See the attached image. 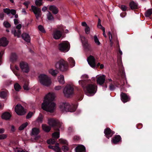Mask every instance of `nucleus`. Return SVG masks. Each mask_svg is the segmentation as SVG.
Wrapping results in <instances>:
<instances>
[{"label":"nucleus","instance_id":"obj_1","mask_svg":"<svg viewBox=\"0 0 152 152\" xmlns=\"http://www.w3.org/2000/svg\"><path fill=\"white\" fill-rule=\"evenodd\" d=\"M91 83L90 80H83L79 81V84L82 87L85 93L88 96H93L97 89V86Z\"/></svg>","mask_w":152,"mask_h":152},{"label":"nucleus","instance_id":"obj_2","mask_svg":"<svg viewBox=\"0 0 152 152\" xmlns=\"http://www.w3.org/2000/svg\"><path fill=\"white\" fill-rule=\"evenodd\" d=\"M48 123L50 126L54 128L57 131L52 134V137L53 138H51L47 140V143L48 144H54L56 142L55 139H58L60 137L59 128L61 126V123L53 118L49 119Z\"/></svg>","mask_w":152,"mask_h":152},{"label":"nucleus","instance_id":"obj_3","mask_svg":"<svg viewBox=\"0 0 152 152\" xmlns=\"http://www.w3.org/2000/svg\"><path fill=\"white\" fill-rule=\"evenodd\" d=\"M54 99L53 94L49 93L44 98L43 103L42 104V108L44 110L53 113L55 109L56 104L53 102Z\"/></svg>","mask_w":152,"mask_h":152},{"label":"nucleus","instance_id":"obj_4","mask_svg":"<svg viewBox=\"0 0 152 152\" xmlns=\"http://www.w3.org/2000/svg\"><path fill=\"white\" fill-rule=\"evenodd\" d=\"M56 69L62 72H65L68 70V64L63 59H61L58 61L55 64Z\"/></svg>","mask_w":152,"mask_h":152},{"label":"nucleus","instance_id":"obj_5","mask_svg":"<svg viewBox=\"0 0 152 152\" xmlns=\"http://www.w3.org/2000/svg\"><path fill=\"white\" fill-rule=\"evenodd\" d=\"M60 108L61 111L64 112H73L75 111L76 107L75 105H70L67 103H63L60 105Z\"/></svg>","mask_w":152,"mask_h":152},{"label":"nucleus","instance_id":"obj_6","mask_svg":"<svg viewBox=\"0 0 152 152\" xmlns=\"http://www.w3.org/2000/svg\"><path fill=\"white\" fill-rule=\"evenodd\" d=\"M39 78L40 83L43 85L48 86L51 83L50 79L45 75L44 74L40 75L39 76Z\"/></svg>","mask_w":152,"mask_h":152},{"label":"nucleus","instance_id":"obj_7","mask_svg":"<svg viewBox=\"0 0 152 152\" xmlns=\"http://www.w3.org/2000/svg\"><path fill=\"white\" fill-rule=\"evenodd\" d=\"M70 45L68 42L64 41L58 45V48L60 51L66 52L68 51L69 50Z\"/></svg>","mask_w":152,"mask_h":152},{"label":"nucleus","instance_id":"obj_8","mask_svg":"<svg viewBox=\"0 0 152 152\" xmlns=\"http://www.w3.org/2000/svg\"><path fill=\"white\" fill-rule=\"evenodd\" d=\"M109 83V89L111 91H113L115 89V87H118L120 85V83L118 81L113 82L111 79H106V83Z\"/></svg>","mask_w":152,"mask_h":152},{"label":"nucleus","instance_id":"obj_9","mask_svg":"<svg viewBox=\"0 0 152 152\" xmlns=\"http://www.w3.org/2000/svg\"><path fill=\"white\" fill-rule=\"evenodd\" d=\"M74 88L70 85L66 86L64 88L63 93L66 97H69L74 92Z\"/></svg>","mask_w":152,"mask_h":152},{"label":"nucleus","instance_id":"obj_10","mask_svg":"<svg viewBox=\"0 0 152 152\" xmlns=\"http://www.w3.org/2000/svg\"><path fill=\"white\" fill-rule=\"evenodd\" d=\"M88 64L90 66L93 68L96 66L99 67L100 65V63H98L97 64L95 63V59L94 57L91 55H90L87 58V59Z\"/></svg>","mask_w":152,"mask_h":152},{"label":"nucleus","instance_id":"obj_11","mask_svg":"<svg viewBox=\"0 0 152 152\" xmlns=\"http://www.w3.org/2000/svg\"><path fill=\"white\" fill-rule=\"evenodd\" d=\"M31 9L32 11L35 14L36 19L38 20L39 18L42 15V12L41 9L35 6L32 5L31 6Z\"/></svg>","mask_w":152,"mask_h":152},{"label":"nucleus","instance_id":"obj_12","mask_svg":"<svg viewBox=\"0 0 152 152\" xmlns=\"http://www.w3.org/2000/svg\"><path fill=\"white\" fill-rule=\"evenodd\" d=\"M117 61L119 67V72L122 76H124L125 75L124 69L122 65L121 57V56H118Z\"/></svg>","mask_w":152,"mask_h":152},{"label":"nucleus","instance_id":"obj_13","mask_svg":"<svg viewBox=\"0 0 152 152\" xmlns=\"http://www.w3.org/2000/svg\"><path fill=\"white\" fill-rule=\"evenodd\" d=\"M15 111L19 115H23L26 113L24 107L20 104H17L15 107Z\"/></svg>","mask_w":152,"mask_h":152},{"label":"nucleus","instance_id":"obj_14","mask_svg":"<svg viewBox=\"0 0 152 152\" xmlns=\"http://www.w3.org/2000/svg\"><path fill=\"white\" fill-rule=\"evenodd\" d=\"M20 69L23 72L28 73L29 71V68L28 64L26 62L21 61L20 63Z\"/></svg>","mask_w":152,"mask_h":152},{"label":"nucleus","instance_id":"obj_15","mask_svg":"<svg viewBox=\"0 0 152 152\" xmlns=\"http://www.w3.org/2000/svg\"><path fill=\"white\" fill-rule=\"evenodd\" d=\"M105 77L104 75H103L99 77L97 80V83L98 84L102 86L104 83H105V85L103 87L106 88L107 86V83H105L106 80L105 79Z\"/></svg>","mask_w":152,"mask_h":152},{"label":"nucleus","instance_id":"obj_16","mask_svg":"<svg viewBox=\"0 0 152 152\" xmlns=\"http://www.w3.org/2000/svg\"><path fill=\"white\" fill-rule=\"evenodd\" d=\"M104 133L105 137L109 139L115 133V132L112 131L110 128L107 127L104 129Z\"/></svg>","mask_w":152,"mask_h":152},{"label":"nucleus","instance_id":"obj_17","mask_svg":"<svg viewBox=\"0 0 152 152\" xmlns=\"http://www.w3.org/2000/svg\"><path fill=\"white\" fill-rule=\"evenodd\" d=\"M21 28V24L18 25L16 26V28L18 29L17 30L16 29H14V30L12 31V33L13 34L14 36H17L18 37H20L21 34V31L20 29Z\"/></svg>","mask_w":152,"mask_h":152},{"label":"nucleus","instance_id":"obj_18","mask_svg":"<svg viewBox=\"0 0 152 152\" xmlns=\"http://www.w3.org/2000/svg\"><path fill=\"white\" fill-rule=\"evenodd\" d=\"M120 96L121 100L123 102L125 103L130 101L129 96L126 93L122 92Z\"/></svg>","mask_w":152,"mask_h":152},{"label":"nucleus","instance_id":"obj_19","mask_svg":"<svg viewBox=\"0 0 152 152\" xmlns=\"http://www.w3.org/2000/svg\"><path fill=\"white\" fill-rule=\"evenodd\" d=\"M62 34V33L59 30H56L53 33V37L55 39H58L61 37Z\"/></svg>","mask_w":152,"mask_h":152},{"label":"nucleus","instance_id":"obj_20","mask_svg":"<svg viewBox=\"0 0 152 152\" xmlns=\"http://www.w3.org/2000/svg\"><path fill=\"white\" fill-rule=\"evenodd\" d=\"M9 41L6 37H3L0 39V46L5 47L7 45Z\"/></svg>","mask_w":152,"mask_h":152},{"label":"nucleus","instance_id":"obj_21","mask_svg":"<svg viewBox=\"0 0 152 152\" xmlns=\"http://www.w3.org/2000/svg\"><path fill=\"white\" fill-rule=\"evenodd\" d=\"M121 138L119 135H115L112 140V142L114 144H117L121 141Z\"/></svg>","mask_w":152,"mask_h":152},{"label":"nucleus","instance_id":"obj_22","mask_svg":"<svg viewBox=\"0 0 152 152\" xmlns=\"http://www.w3.org/2000/svg\"><path fill=\"white\" fill-rule=\"evenodd\" d=\"M11 116L12 115L10 113L6 112L2 114L1 118L5 120H8L10 119Z\"/></svg>","mask_w":152,"mask_h":152},{"label":"nucleus","instance_id":"obj_23","mask_svg":"<svg viewBox=\"0 0 152 152\" xmlns=\"http://www.w3.org/2000/svg\"><path fill=\"white\" fill-rule=\"evenodd\" d=\"M76 152H86L85 147L83 145H79L75 148Z\"/></svg>","mask_w":152,"mask_h":152},{"label":"nucleus","instance_id":"obj_24","mask_svg":"<svg viewBox=\"0 0 152 152\" xmlns=\"http://www.w3.org/2000/svg\"><path fill=\"white\" fill-rule=\"evenodd\" d=\"M21 37L25 41L29 42H30V38L28 34L24 33L21 35Z\"/></svg>","mask_w":152,"mask_h":152},{"label":"nucleus","instance_id":"obj_25","mask_svg":"<svg viewBox=\"0 0 152 152\" xmlns=\"http://www.w3.org/2000/svg\"><path fill=\"white\" fill-rule=\"evenodd\" d=\"M49 10L55 14H57L58 12V8L54 5H51L49 7Z\"/></svg>","mask_w":152,"mask_h":152},{"label":"nucleus","instance_id":"obj_26","mask_svg":"<svg viewBox=\"0 0 152 152\" xmlns=\"http://www.w3.org/2000/svg\"><path fill=\"white\" fill-rule=\"evenodd\" d=\"M138 4L133 1H132L129 3V6L132 10L136 9L138 8Z\"/></svg>","mask_w":152,"mask_h":152},{"label":"nucleus","instance_id":"obj_27","mask_svg":"<svg viewBox=\"0 0 152 152\" xmlns=\"http://www.w3.org/2000/svg\"><path fill=\"white\" fill-rule=\"evenodd\" d=\"M83 45L85 50L87 51L91 50V45L88 43V42L83 44Z\"/></svg>","mask_w":152,"mask_h":152},{"label":"nucleus","instance_id":"obj_28","mask_svg":"<svg viewBox=\"0 0 152 152\" xmlns=\"http://www.w3.org/2000/svg\"><path fill=\"white\" fill-rule=\"evenodd\" d=\"M40 132L39 129L37 128L34 127L32 129L31 132L32 135H37Z\"/></svg>","mask_w":152,"mask_h":152},{"label":"nucleus","instance_id":"obj_29","mask_svg":"<svg viewBox=\"0 0 152 152\" xmlns=\"http://www.w3.org/2000/svg\"><path fill=\"white\" fill-rule=\"evenodd\" d=\"M42 129L45 132H49L51 129V127L45 124H42Z\"/></svg>","mask_w":152,"mask_h":152},{"label":"nucleus","instance_id":"obj_30","mask_svg":"<svg viewBox=\"0 0 152 152\" xmlns=\"http://www.w3.org/2000/svg\"><path fill=\"white\" fill-rule=\"evenodd\" d=\"M7 91L6 90L0 91V97L1 98L5 99L7 95Z\"/></svg>","mask_w":152,"mask_h":152},{"label":"nucleus","instance_id":"obj_31","mask_svg":"<svg viewBox=\"0 0 152 152\" xmlns=\"http://www.w3.org/2000/svg\"><path fill=\"white\" fill-rule=\"evenodd\" d=\"M17 59V56L15 53H12L10 58V60L11 61L14 62L16 61Z\"/></svg>","mask_w":152,"mask_h":152},{"label":"nucleus","instance_id":"obj_32","mask_svg":"<svg viewBox=\"0 0 152 152\" xmlns=\"http://www.w3.org/2000/svg\"><path fill=\"white\" fill-rule=\"evenodd\" d=\"M29 82L27 81H25L23 86V87L25 90L28 91L29 90L30 88L28 87Z\"/></svg>","mask_w":152,"mask_h":152},{"label":"nucleus","instance_id":"obj_33","mask_svg":"<svg viewBox=\"0 0 152 152\" xmlns=\"http://www.w3.org/2000/svg\"><path fill=\"white\" fill-rule=\"evenodd\" d=\"M49 72L53 76H56L58 73V71L57 70H54L52 69L49 70Z\"/></svg>","mask_w":152,"mask_h":152},{"label":"nucleus","instance_id":"obj_34","mask_svg":"<svg viewBox=\"0 0 152 152\" xmlns=\"http://www.w3.org/2000/svg\"><path fill=\"white\" fill-rule=\"evenodd\" d=\"M57 28L58 29L56 30H59V31L61 32L62 34L63 32H64V30L66 28V27L62 25H60L57 26Z\"/></svg>","mask_w":152,"mask_h":152},{"label":"nucleus","instance_id":"obj_35","mask_svg":"<svg viewBox=\"0 0 152 152\" xmlns=\"http://www.w3.org/2000/svg\"><path fill=\"white\" fill-rule=\"evenodd\" d=\"M152 14V8L147 10L145 13V15L146 17H149Z\"/></svg>","mask_w":152,"mask_h":152},{"label":"nucleus","instance_id":"obj_36","mask_svg":"<svg viewBox=\"0 0 152 152\" xmlns=\"http://www.w3.org/2000/svg\"><path fill=\"white\" fill-rule=\"evenodd\" d=\"M68 60L69 61L70 64L72 67H73L75 66V62L74 59L72 57H70L68 58Z\"/></svg>","mask_w":152,"mask_h":152},{"label":"nucleus","instance_id":"obj_37","mask_svg":"<svg viewBox=\"0 0 152 152\" xmlns=\"http://www.w3.org/2000/svg\"><path fill=\"white\" fill-rule=\"evenodd\" d=\"M58 81L59 83L62 84L65 83L64 77L63 75H61L58 77Z\"/></svg>","mask_w":152,"mask_h":152},{"label":"nucleus","instance_id":"obj_38","mask_svg":"<svg viewBox=\"0 0 152 152\" xmlns=\"http://www.w3.org/2000/svg\"><path fill=\"white\" fill-rule=\"evenodd\" d=\"M43 118V116L40 113L38 117L37 118V121L38 123H42Z\"/></svg>","mask_w":152,"mask_h":152},{"label":"nucleus","instance_id":"obj_39","mask_svg":"<svg viewBox=\"0 0 152 152\" xmlns=\"http://www.w3.org/2000/svg\"><path fill=\"white\" fill-rule=\"evenodd\" d=\"M28 125V124L27 122H26L23 124H22L19 127L18 129L20 130H23L25 128H26Z\"/></svg>","mask_w":152,"mask_h":152},{"label":"nucleus","instance_id":"obj_40","mask_svg":"<svg viewBox=\"0 0 152 152\" xmlns=\"http://www.w3.org/2000/svg\"><path fill=\"white\" fill-rule=\"evenodd\" d=\"M120 85L118 87L120 88L121 91H124V86L125 84V83L122 81H120Z\"/></svg>","mask_w":152,"mask_h":152},{"label":"nucleus","instance_id":"obj_41","mask_svg":"<svg viewBox=\"0 0 152 152\" xmlns=\"http://www.w3.org/2000/svg\"><path fill=\"white\" fill-rule=\"evenodd\" d=\"M14 88L16 91H19L21 88V87L18 83H16L14 85Z\"/></svg>","mask_w":152,"mask_h":152},{"label":"nucleus","instance_id":"obj_42","mask_svg":"<svg viewBox=\"0 0 152 152\" xmlns=\"http://www.w3.org/2000/svg\"><path fill=\"white\" fill-rule=\"evenodd\" d=\"M47 16L48 19L49 20H52L54 19V17L52 15L50 12H49L47 14Z\"/></svg>","mask_w":152,"mask_h":152},{"label":"nucleus","instance_id":"obj_43","mask_svg":"<svg viewBox=\"0 0 152 152\" xmlns=\"http://www.w3.org/2000/svg\"><path fill=\"white\" fill-rule=\"evenodd\" d=\"M3 25L6 28H9L11 27V24L7 21H5L3 23Z\"/></svg>","mask_w":152,"mask_h":152},{"label":"nucleus","instance_id":"obj_44","mask_svg":"<svg viewBox=\"0 0 152 152\" xmlns=\"http://www.w3.org/2000/svg\"><path fill=\"white\" fill-rule=\"evenodd\" d=\"M80 37L82 44L88 42L84 36H80Z\"/></svg>","mask_w":152,"mask_h":152},{"label":"nucleus","instance_id":"obj_45","mask_svg":"<svg viewBox=\"0 0 152 152\" xmlns=\"http://www.w3.org/2000/svg\"><path fill=\"white\" fill-rule=\"evenodd\" d=\"M94 41L95 43L97 45H99L100 44V43L99 42L98 39L97 37V36L96 35L94 36Z\"/></svg>","mask_w":152,"mask_h":152},{"label":"nucleus","instance_id":"obj_46","mask_svg":"<svg viewBox=\"0 0 152 152\" xmlns=\"http://www.w3.org/2000/svg\"><path fill=\"white\" fill-rule=\"evenodd\" d=\"M42 1L36 0L35 1V4L36 6L40 7L42 5Z\"/></svg>","mask_w":152,"mask_h":152},{"label":"nucleus","instance_id":"obj_47","mask_svg":"<svg viewBox=\"0 0 152 152\" xmlns=\"http://www.w3.org/2000/svg\"><path fill=\"white\" fill-rule=\"evenodd\" d=\"M38 28L39 31L43 33H45V31L43 26L41 25H39L38 26Z\"/></svg>","mask_w":152,"mask_h":152},{"label":"nucleus","instance_id":"obj_48","mask_svg":"<svg viewBox=\"0 0 152 152\" xmlns=\"http://www.w3.org/2000/svg\"><path fill=\"white\" fill-rule=\"evenodd\" d=\"M60 142L61 143L65 144L66 145H68V142L67 141L63 139H60L59 140Z\"/></svg>","mask_w":152,"mask_h":152},{"label":"nucleus","instance_id":"obj_49","mask_svg":"<svg viewBox=\"0 0 152 152\" xmlns=\"http://www.w3.org/2000/svg\"><path fill=\"white\" fill-rule=\"evenodd\" d=\"M33 115V113L32 112H29L26 115V118L27 119H29L32 117Z\"/></svg>","mask_w":152,"mask_h":152},{"label":"nucleus","instance_id":"obj_50","mask_svg":"<svg viewBox=\"0 0 152 152\" xmlns=\"http://www.w3.org/2000/svg\"><path fill=\"white\" fill-rule=\"evenodd\" d=\"M120 8L123 11H125L126 10L127 8V7H126V6L124 5H121L120 7Z\"/></svg>","mask_w":152,"mask_h":152},{"label":"nucleus","instance_id":"obj_51","mask_svg":"<svg viewBox=\"0 0 152 152\" xmlns=\"http://www.w3.org/2000/svg\"><path fill=\"white\" fill-rule=\"evenodd\" d=\"M85 33L87 34L89 33L90 31V28L88 26H87L86 27L85 29Z\"/></svg>","mask_w":152,"mask_h":152},{"label":"nucleus","instance_id":"obj_52","mask_svg":"<svg viewBox=\"0 0 152 152\" xmlns=\"http://www.w3.org/2000/svg\"><path fill=\"white\" fill-rule=\"evenodd\" d=\"M101 21L99 19V20H98L97 26L99 28H100L102 29L103 28H104V27H103L101 25Z\"/></svg>","mask_w":152,"mask_h":152},{"label":"nucleus","instance_id":"obj_53","mask_svg":"<svg viewBox=\"0 0 152 152\" xmlns=\"http://www.w3.org/2000/svg\"><path fill=\"white\" fill-rule=\"evenodd\" d=\"M7 137V135L6 134H0V140H3L6 138Z\"/></svg>","mask_w":152,"mask_h":152},{"label":"nucleus","instance_id":"obj_54","mask_svg":"<svg viewBox=\"0 0 152 152\" xmlns=\"http://www.w3.org/2000/svg\"><path fill=\"white\" fill-rule=\"evenodd\" d=\"M62 150L65 152H66L68 150V148L66 146H63L62 147Z\"/></svg>","mask_w":152,"mask_h":152},{"label":"nucleus","instance_id":"obj_55","mask_svg":"<svg viewBox=\"0 0 152 152\" xmlns=\"http://www.w3.org/2000/svg\"><path fill=\"white\" fill-rule=\"evenodd\" d=\"M4 53V51H1V52H0V65L2 63V58Z\"/></svg>","mask_w":152,"mask_h":152},{"label":"nucleus","instance_id":"obj_56","mask_svg":"<svg viewBox=\"0 0 152 152\" xmlns=\"http://www.w3.org/2000/svg\"><path fill=\"white\" fill-rule=\"evenodd\" d=\"M4 12L7 13V15H8L10 13V10L9 8L4 9L3 10Z\"/></svg>","mask_w":152,"mask_h":152},{"label":"nucleus","instance_id":"obj_57","mask_svg":"<svg viewBox=\"0 0 152 152\" xmlns=\"http://www.w3.org/2000/svg\"><path fill=\"white\" fill-rule=\"evenodd\" d=\"M117 45L118 49V51H119V53L121 55H122V52L120 50V46H119V45L118 44V42Z\"/></svg>","mask_w":152,"mask_h":152},{"label":"nucleus","instance_id":"obj_58","mask_svg":"<svg viewBox=\"0 0 152 152\" xmlns=\"http://www.w3.org/2000/svg\"><path fill=\"white\" fill-rule=\"evenodd\" d=\"M16 12V10L14 9H11L10 10V13L13 15H15Z\"/></svg>","mask_w":152,"mask_h":152},{"label":"nucleus","instance_id":"obj_59","mask_svg":"<svg viewBox=\"0 0 152 152\" xmlns=\"http://www.w3.org/2000/svg\"><path fill=\"white\" fill-rule=\"evenodd\" d=\"M142 127V124L141 123H139L137 124V127L138 129H140Z\"/></svg>","mask_w":152,"mask_h":152},{"label":"nucleus","instance_id":"obj_60","mask_svg":"<svg viewBox=\"0 0 152 152\" xmlns=\"http://www.w3.org/2000/svg\"><path fill=\"white\" fill-rule=\"evenodd\" d=\"M108 35L109 37L110 40L111 42L112 39V37L111 32L110 31H109L108 32Z\"/></svg>","mask_w":152,"mask_h":152},{"label":"nucleus","instance_id":"obj_61","mask_svg":"<svg viewBox=\"0 0 152 152\" xmlns=\"http://www.w3.org/2000/svg\"><path fill=\"white\" fill-rule=\"evenodd\" d=\"M80 139V137L79 136H75L74 137V140L76 141H78Z\"/></svg>","mask_w":152,"mask_h":152},{"label":"nucleus","instance_id":"obj_62","mask_svg":"<svg viewBox=\"0 0 152 152\" xmlns=\"http://www.w3.org/2000/svg\"><path fill=\"white\" fill-rule=\"evenodd\" d=\"M35 136V137L34 138V139L35 140L37 141L40 138V136L39 135H34Z\"/></svg>","mask_w":152,"mask_h":152},{"label":"nucleus","instance_id":"obj_63","mask_svg":"<svg viewBox=\"0 0 152 152\" xmlns=\"http://www.w3.org/2000/svg\"><path fill=\"white\" fill-rule=\"evenodd\" d=\"M54 149L56 152L59 150H60V148L57 146H56L55 147H54Z\"/></svg>","mask_w":152,"mask_h":152},{"label":"nucleus","instance_id":"obj_64","mask_svg":"<svg viewBox=\"0 0 152 152\" xmlns=\"http://www.w3.org/2000/svg\"><path fill=\"white\" fill-rule=\"evenodd\" d=\"M4 17V13H0V18L1 20H3Z\"/></svg>","mask_w":152,"mask_h":152}]
</instances>
